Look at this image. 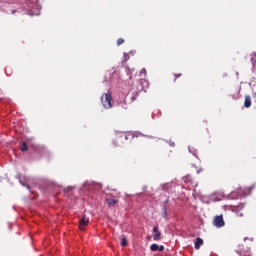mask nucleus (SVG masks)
Wrapping results in <instances>:
<instances>
[{
	"label": "nucleus",
	"mask_w": 256,
	"mask_h": 256,
	"mask_svg": "<svg viewBox=\"0 0 256 256\" xmlns=\"http://www.w3.org/2000/svg\"><path fill=\"white\" fill-rule=\"evenodd\" d=\"M129 137H133V135L131 133L118 134L113 142L114 147H121L124 141H129Z\"/></svg>",
	"instance_id": "nucleus-1"
},
{
	"label": "nucleus",
	"mask_w": 256,
	"mask_h": 256,
	"mask_svg": "<svg viewBox=\"0 0 256 256\" xmlns=\"http://www.w3.org/2000/svg\"><path fill=\"white\" fill-rule=\"evenodd\" d=\"M101 102L105 109H111V107H113V98L111 93H104L101 96Z\"/></svg>",
	"instance_id": "nucleus-2"
},
{
	"label": "nucleus",
	"mask_w": 256,
	"mask_h": 256,
	"mask_svg": "<svg viewBox=\"0 0 256 256\" xmlns=\"http://www.w3.org/2000/svg\"><path fill=\"white\" fill-rule=\"evenodd\" d=\"M213 225H215V227H218V228L225 227V220H223V215L214 217Z\"/></svg>",
	"instance_id": "nucleus-3"
},
{
	"label": "nucleus",
	"mask_w": 256,
	"mask_h": 256,
	"mask_svg": "<svg viewBox=\"0 0 256 256\" xmlns=\"http://www.w3.org/2000/svg\"><path fill=\"white\" fill-rule=\"evenodd\" d=\"M89 225V218L83 216L81 220L79 221V229L80 231H85V227Z\"/></svg>",
	"instance_id": "nucleus-4"
},
{
	"label": "nucleus",
	"mask_w": 256,
	"mask_h": 256,
	"mask_svg": "<svg viewBox=\"0 0 256 256\" xmlns=\"http://www.w3.org/2000/svg\"><path fill=\"white\" fill-rule=\"evenodd\" d=\"M150 251H153V252H155V251H165V246H163V245L158 246L157 244L154 243L150 246Z\"/></svg>",
	"instance_id": "nucleus-5"
},
{
	"label": "nucleus",
	"mask_w": 256,
	"mask_h": 256,
	"mask_svg": "<svg viewBox=\"0 0 256 256\" xmlns=\"http://www.w3.org/2000/svg\"><path fill=\"white\" fill-rule=\"evenodd\" d=\"M106 203H107V205H109V207H114V205H117V203H119V201L116 199H113V198H107Z\"/></svg>",
	"instance_id": "nucleus-6"
},
{
	"label": "nucleus",
	"mask_w": 256,
	"mask_h": 256,
	"mask_svg": "<svg viewBox=\"0 0 256 256\" xmlns=\"http://www.w3.org/2000/svg\"><path fill=\"white\" fill-rule=\"evenodd\" d=\"M244 107L246 109H249V107H251V96L249 95L245 96Z\"/></svg>",
	"instance_id": "nucleus-7"
},
{
	"label": "nucleus",
	"mask_w": 256,
	"mask_h": 256,
	"mask_svg": "<svg viewBox=\"0 0 256 256\" xmlns=\"http://www.w3.org/2000/svg\"><path fill=\"white\" fill-rule=\"evenodd\" d=\"M201 245H203V239L197 238L195 241V249H201Z\"/></svg>",
	"instance_id": "nucleus-8"
},
{
	"label": "nucleus",
	"mask_w": 256,
	"mask_h": 256,
	"mask_svg": "<svg viewBox=\"0 0 256 256\" xmlns=\"http://www.w3.org/2000/svg\"><path fill=\"white\" fill-rule=\"evenodd\" d=\"M121 245L122 247H127V245H129V242L127 241V237L123 236L121 238Z\"/></svg>",
	"instance_id": "nucleus-9"
},
{
	"label": "nucleus",
	"mask_w": 256,
	"mask_h": 256,
	"mask_svg": "<svg viewBox=\"0 0 256 256\" xmlns=\"http://www.w3.org/2000/svg\"><path fill=\"white\" fill-rule=\"evenodd\" d=\"M140 77H143V79H145L147 77V69L142 68L140 70Z\"/></svg>",
	"instance_id": "nucleus-10"
},
{
	"label": "nucleus",
	"mask_w": 256,
	"mask_h": 256,
	"mask_svg": "<svg viewBox=\"0 0 256 256\" xmlns=\"http://www.w3.org/2000/svg\"><path fill=\"white\" fill-rule=\"evenodd\" d=\"M29 149V147L27 146L26 142H23L21 147H20V151L25 152Z\"/></svg>",
	"instance_id": "nucleus-11"
},
{
	"label": "nucleus",
	"mask_w": 256,
	"mask_h": 256,
	"mask_svg": "<svg viewBox=\"0 0 256 256\" xmlns=\"http://www.w3.org/2000/svg\"><path fill=\"white\" fill-rule=\"evenodd\" d=\"M153 241H161V232H158L153 236Z\"/></svg>",
	"instance_id": "nucleus-12"
},
{
	"label": "nucleus",
	"mask_w": 256,
	"mask_h": 256,
	"mask_svg": "<svg viewBox=\"0 0 256 256\" xmlns=\"http://www.w3.org/2000/svg\"><path fill=\"white\" fill-rule=\"evenodd\" d=\"M116 43L118 46L123 45V43H125V39L119 38Z\"/></svg>",
	"instance_id": "nucleus-13"
},
{
	"label": "nucleus",
	"mask_w": 256,
	"mask_h": 256,
	"mask_svg": "<svg viewBox=\"0 0 256 256\" xmlns=\"http://www.w3.org/2000/svg\"><path fill=\"white\" fill-rule=\"evenodd\" d=\"M163 218L167 219V206H164Z\"/></svg>",
	"instance_id": "nucleus-14"
},
{
	"label": "nucleus",
	"mask_w": 256,
	"mask_h": 256,
	"mask_svg": "<svg viewBox=\"0 0 256 256\" xmlns=\"http://www.w3.org/2000/svg\"><path fill=\"white\" fill-rule=\"evenodd\" d=\"M182 76H183V74H181V73L174 74V77H175L174 81H177V79H179V77H182Z\"/></svg>",
	"instance_id": "nucleus-15"
},
{
	"label": "nucleus",
	"mask_w": 256,
	"mask_h": 256,
	"mask_svg": "<svg viewBox=\"0 0 256 256\" xmlns=\"http://www.w3.org/2000/svg\"><path fill=\"white\" fill-rule=\"evenodd\" d=\"M153 232L156 233V234H157V233H160V232H159V227H158V226H155V227L153 228Z\"/></svg>",
	"instance_id": "nucleus-16"
},
{
	"label": "nucleus",
	"mask_w": 256,
	"mask_h": 256,
	"mask_svg": "<svg viewBox=\"0 0 256 256\" xmlns=\"http://www.w3.org/2000/svg\"><path fill=\"white\" fill-rule=\"evenodd\" d=\"M183 179H184V182H185V183H187V181H191V177H189V176H186V177H184Z\"/></svg>",
	"instance_id": "nucleus-17"
},
{
	"label": "nucleus",
	"mask_w": 256,
	"mask_h": 256,
	"mask_svg": "<svg viewBox=\"0 0 256 256\" xmlns=\"http://www.w3.org/2000/svg\"><path fill=\"white\" fill-rule=\"evenodd\" d=\"M236 215L237 217H243V212H237Z\"/></svg>",
	"instance_id": "nucleus-18"
}]
</instances>
